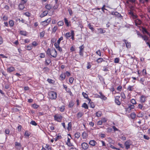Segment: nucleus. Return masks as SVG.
Returning <instances> with one entry per match:
<instances>
[{"label":"nucleus","instance_id":"13","mask_svg":"<svg viewBox=\"0 0 150 150\" xmlns=\"http://www.w3.org/2000/svg\"><path fill=\"white\" fill-rule=\"evenodd\" d=\"M72 35V32L71 33H67L64 35V36L67 39H68L70 38Z\"/></svg>","mask_w":150,"mask_h":150},{"label":"nucleus","instance_id":"49","mask_svg":"<svg viewBox=\"0 0 150 150\" xmlns=\"http://www.w3.org/2000/svg\"><path fill=\"white\" fill-rule=\"evenodd\" d=\"M32 106L34 109H37L38 107L39 106L36 104H34Z\"/></svg>","mask_w":150,"mask_h":150},{"label":"nucleus","instance_id":"2","mask_svg":"<svg viewBox=\"0 0 150 150\" xmlns=\"http://www.w3.org/2000/svg\"><path fill=\"white\" fill-rule=\"evenodd\" d=\"M62 117V116L59 114H57L54 116V120L59 122H61Z\"/></svg>","mask_w":150,"mask_h":150},{"label":"nucleus","instance_id":"27","mask_svg":"<svg viewBox=\"0 0 150 150\" xmlns=\"http://www.w3.org/2000/svg\"><path fill=\"white\" fill-rule=\"evenodd\" d=\"M103 61V59L102 58H99L96 60V62L98 63H100L102 62Z\"/></svg>","mask_w":150,"mask_h":150},{"label":"nucleus","instance_id":"18","mask_svg":"<svg viewBox=\"0 0 150 150\" xmlns=\"http://www.w3.org/2000/svg\"><path fill=\"white\" fill-rule=\"evenodd\" d=\"M102 115V112L100 111H99L96 113V115L98 117H100Z\"/></svg>","mask_w":150,"mask_h":150},{"label":"nucleus","instance_id":"14","mask_svg":"<svg viewBox=\"0 0 150 150\" xmlns=\"http://www.w3.org/2000/svg\"><path fill=\"white\" fill-rule=\"evenodd\" d=\"M100 95V98L104 100H106L107 99V98L105 97L103 95V94L101 92L99 93Z\"/></svg>","mask_w":150,"mask_h":150},{"label":"nucleus","instance_id":"19","mask_svg":"<svg viewBox=\"0 0 150 150\" xmlns=\"http://www.w3.org/2000/svg\"><path fill=\"white\" fill-rule=\"evenodd\" d=\"M140 36L142 38V39L146 41H147L148 40V38L147 36L146 35H142L141 34H140Z\"/></svg>","mask_w":150,"mask_h":150},{"label":"nucleus","instance_id":"50","mask_svg":"<svg viewBox=\"0 0 150 150\" xmlns=\"http://www.w3.org/2000/svg\"><path fill=\"white\" fill-rule=\"evenodd\" d=\"M59 108L60 109V110L61 112H63L64 111V109H65L64 106H62V107H61Z\"/></svg>","mask_w":150,"mask_h":150},{"label":"nucleus","instance_id":"35","mask_svg":"<svg viewBox=\"0 0 150 150\" xmlns=\"http://www.w3.org/2000/svg\"><path fill=\"white\" fill-rule=\"evenodd\" d=\"M68 11L69 12V15L71 16V15L72 14H73V12L71 8H68Z\"/></svg>","mask_w":150,"mask_h":150},{"label":"nucleus","instance_id":"34","mask_svg":"<svg viewBox=\"0 0 150 150\" xmlns=\"http://www.w3.org/2000/svg\"><path fill=\"white\" fill-rule=\"evenodd\" d=\"M51 50L50 48H48L46 52V54H48V55H50L51 54Z\"/></svg>","mask_w":150,"mask_h":150},{"label":"nucleus","instance_id":"11","mask_svg":"<svg viewBox=\"0 0 150 150\" xmlns=\"http://www.w3.org/2000/svg\"><path fill=\"white\" fill-rule=\"evenodd\" d=\"M146 97L143 95L141 96L140 98V101L141 102L144 103L146 101Z\"/></svg>","mask_w":150,"mask_h":150},{"label":"nucleus","instance_id":"60","mask_svg":"<svg viewBox=\"0 0 150 150\" xmlns=\"http://www.w3.org/2000/svg\"><path fill=\"white\" fill-rule=\"evenodd\" d=\"M129 107L131 109H134V106L133 105H129Z\"/></svg>","mask_w":150,"mask_h":150},{"label":"nucleus","instance_id":"57","mask_svg":"<svg viewBox=\"0 0 150 150\" xmlns=\"http://www.w3.org/2000/svg\"><path fill=\"white\" fill-rule=\"evenodd\" d=\"M115 103L117 105H120L121 103L120 101L119 100H115Z\"/></svg>","mask_w":150,"mask_h":150},{"label":"nucleus","instance_id":"48","mask_svg":"<svg viewBox=\"0 0 150 150\" xmlns=\"http://www.w3.org/2000/svg\"><path fill=\"white\" fill-rule=\"evenodd\" d=\"M88 27L89 28L91 29V30H93V27L91 25V24L90 23H89L88 24Z\"/></svg>","mask_w":150,"mask_h":150},{"label":"nucleus","instance_id":"46","mask_svg":"<svg viewBox=\"0 0 150 150\" xmlns=\"http://www.w3.org/2000/svg\"><path fill=\"white\" fill-rule=\"evenodd\" d=\"M30 134L27 131H26L25 132V136H27V137H28L30 136Z\"/></svg>","mask_w":150,"mask_h":150},{"label":"nucleus","instance_id":"3","mask_svg":"<svg viewBox=\"0 0 150 150\" xmlns=\"http://www.w3.org/2000/svg\"><path fill=\"white\" fill-rule=\"evenodd\" d=\"M51 20V18H49L47 19V20L42 21L41 22L42 24L44 26H46L47 25L49 24V23L50 22V21Z\"/></svg>","mask_w":150,"mask_h":150},{"label":"nucleus","instance_id":"38","mask_svg":"<svg viewBox=\"0 0 150 150\" xmlns=\"http://www.w3.org/2000/svg\"><path fill=\"white\" fill-rule=\"evenodd\" d=\"M46 63L47 65L49 64L51 62V60L50 59H48L45 60Z\"/></svg>","mask_w":150,"mask_h":150},{"label":"nucleus","instance_id":"24","mask_svg":"<svg viewBox=\"0 0 150 150\" xmlns=\"http://www.w3.org/2000/svg\"><path fill=\"white\" fill-rule=\"evenodd\" d=\"M83 114L81 112H79L77 115V118L79 119L82 117L83 115Z\"/></svg>","mask_w":150,"mask_h":150},{"label":"nucleus","instance_id":"4","mask_svg":"<svg viewBox=\"0 0 150 150\" xmlns=\"http://www.w3.org/2000/svg\"><path fill=\"white\" fill-rule=\"evenodd\" d=\"M50 55L55 58L57 57V52L55 49H53L51 50Z\"/></svg>","mask_w":150,"mask_h":150},{"label":"nucleus","instance_id":"1","mask_svg":"<svg viewBox=\"0 0 150 150\" xmlns=\"http://www.w3.org/2000/svg\"><path fill=\"white\" fill-rule=\"evenodd\" d=\"M50 98L51 99H55L57 98V93L54 91H51L48 94Z\"/></svg>","mask_w":150,"mask_h":150},{"label":"nucleus","instance_id":"63","mask_svg":"<svg viewBox=\"0 0 150 150\" xmlns=\"http://www.w3.org/2000/svg\"><path fill=\"white\" fill-rule=\"evenodd\" d=\"M24 14L28 17L30 16V13L29 12H26L24 13Z\"/></svg>","mask_w":150,"mask_h":150},{"label":"nucleus","instance_id":"33","mask_svg":"<svg viewBox=\"0 0 150 150\" xmlns=\"http://www.w3.org/2000/svg\"><path fill=\"white\" fill-rule=\"evenodd\" d=\"M64 21L65 24H66V25L68 27L69 26V23L68 21V20L66 18H65L64 19Z\"/></svg>","mask_w":150,"mask_h":150},{"label":"nucleus","instance_id":"61","mask_svg":"<svg viewBox=\"0 0 150 150\" xmlns=\"http://www.w3.org/2000/svg\"><path fill=\"white\" fill-rule=\"evenodd\" d=\"M90 104L91 107L92 108H94L95 106L93 104V103L91 102V103H89Z\"/></svg>","mask_w":150,"mask_h":150},{"label":"nucleus","instance_id":"45","mask_svg":"<svg viewBox=\"0 0 150 150\" xmlns=\"http://www.w3.org/2000/svg\"><path fill=\"white\" fill-rule=\"evenodd\" d=\"M120 59L119 58H116L115 59L114 62L115 63H118L119 62Z\"/></svg>","mask_w":150,"mask_h":150},{"label":"nucleus","instance_id":"40","mask_svg":"<svg viewBox=\"0 0 150 150\" xmlns=\"http://www.w3.org/2000/svg\"><path fill=\"white\" fill-rule=\"evenodd\" d=\"M99 32L101 33H104L105 32V30H103L102 28H100L98 29Z\"/></svg>","mask_w":150,"mask_h":150},{"label":"nucleus","instance_id":"47","mask_svg":"<svg viewBox=\"0 0 150 150\" xmlns=\"http://www.w3.org/2000/svg\"><path fill=\"white\" fill-rule=\"evenodd\" d=\"M59 44H60L59 43H58L57 42H55L54 43V46H55L56 48L57 49V48H58V47H59Z\"/></svg>","mask_w":150,"mask_h":150},{"label":"nucleus","instance_id":"36","mask_svg":"<svg viewBox=\"0 0 150 150\" xmlns=\"http://www.w3.org/2000/svg\"><path fill=\"white\" fill-rule=\"evenodd\" d=\"M20 34L22 35L25 36L26 35V32L21 30L20 31Z\"/></svg>","mask_w":150,"mask_h":150},{"label":"nucleus","instance_id":"31","mask_svg":"<svg viewBox=\"0 0 150 150\" xmlns=\"http://www.w3.org/2000/svg\"><path fill=\"white\" fill-rule=\"evenodd\" d=\"M136 115V114L134 112L131 113L130 115L131 117L133 119L135 117Z\"/></svg>","mask_w":150,"mask_h":150},{"label":"nucleus","instance_id":"58","mask_svg":"<svg viewBox=\"0 0 150 150\" xmlns=\"http://www.w3.org/2000/svg\"><path fill=\"white\" fill-rule=\"evenodd\" d=\"M143 137L144 138L146 139L149 140V137L145 134L144 135Z\"/></svg>","mask_w":150,"mask_h":150},{"label":"nucleus","instance_id":"42","mask_svg":"<svg viewBox=\"0 0 150 150\" xmlns=\"http://www.w3.org/2000/svg\"><path fill=\"white\" fill-rule=\"evenodd\" d=\"M71 122H69L68 124V127L67 128V129L69 130L71 128Z\"/></svg>","mask_w":150,"mask_h":150},{"label":"nucleus","instance_id":"39","mask_svg":"<svg viewBox=\"0 0 150 150\" xmlns=\"http://www.w3.org/2000/svg\"><path fill=\"white\" fill-rule=\"evenodd\" d=\"M133 86H129L128 88H127V90L129 91H132L133 90Z\"/></svg>","mask_w":150,"mask_h":150},{"label":"nucleus","instance_id":"20","mask_svg":"<svg viewBox=\"0 0 150 150\" xmlns=\"http://www.w3.org/2000/svg\"><path fill=\"white\" fill-rule=\"evenodd\" d=\"M19 8L20 10H22L25 8L23 4H21L19 5Z\"/></svg>","mask_w":150,"mask_h":150},{"label":"nucleus","instance_id":"64","mask_svg":"<svg viewBox=\"0 0 150 150\" xmlns=\"http://www.w3.org/2000/svg\"><path fill=\"white\" fill-rule=\"evenodd\" d=\"M91 65L90 64V62H88L87 63V68L88 69H89L91 67Z\"/></svg>","mask_w":150,"mask_h":150},{"label":"nucleus","instance_id":"30","mask_svg":"<svg viewBox=\"0 0 150 150\" xmlns=\"http://www.w3.org/2000/svg\"><path fill=\"white\" fill-rule=\"evenodd\" d=\"M57 25L59 26H62L64 25V22L62 21H59L58 22Z\"/></svg>","mask_w":150,"mask_h":150},{"label":"nucleus","instance_id":"53","mask_svg":"<svg viewBox=\"0 0 150 150\" xmlns=\"http://www.w3.org/2000/svg\"><path fill=\"white\" fill-rule=\"evenodd\" d=\"M121 96L122 98L123 99H125L126 98V96L124 93H122L121 94Z\"/></svg>","mask_w":150,"mask_h":150},{"label":"nucleus","instance_id":"23","mask_svg":"<svg viewBox=\"0 0 150 150\" xmlns=\"http://www.w3.org/2000/svg\"><path fill=\"white\" fill-rule=\"evenodd\" d=\"M52 7L50 4H47L45 6V8L48 10H50Z\"/></svg>","mask_w":150,"mask_h":150},{"label":"nucleus","instance_id":"9","mask_svg":"<svg viewBox=\"0 0 150 150\" xmlns=\"http://www.w3.org/2000/svg\"><path fill=\"white\" fill-rule=\"evenodd\" d=\"M66 144L69 146H74V145L70 142V139L68 138L67 142L66 143Z\"/></svg>","mask_w":150,"mask_h":150},{"label":"nucleus","instance_id":"52","mask_svg":"<svg viewBox=\"0 0 150 150\" xmlns=\"http://www.w3.org/2000/svg\"><path fill=\"white\" fill-rule=\"evenodd\" d=\"M5 132L6 134H9L10 133V130L9 129H6L5 130Z\"/></svg>","mask_w":150,"mask_h":150},{"label":"nucleus","instance_id":"25","mask_svg":"<svg viewBox=\"0 0 150 150\" xmlns=\"http://www.w3.org/2000/svg\"><path fill=\"white\" fill-rule=\"evenodd\" d=\"M80 136V134L79 132H76L75 134V138H76L77 139L79 138Z\"/></svg>","mask_w":150,"mask_h":150},{"label":"nucleus","instance_id":"56","mask_svg":"<svg viewBox=\"0 0 150 150\" xmlns=\"http://www.w3.org/2000/svg\"><path fill=\"white\" fill-rule=\"evenodd\" d=\"M149 0H139L140 2L144 4L145 2H148Z\"/></svg>","mask_w":150,"mask_h":150},{"label":"nucleus","instance_id":"12","mask_svg":"<svg viewBox=\"0 0 150 150\" xmlns=\"http://www.w3.org/2000/svg\"><path fill=\"white\" fill-rule=\"evenodd\" d=\"M48 13L47 11H45L42 12V13L40 15V17L41 18H42L45 16H46Z\"/></svg>","mask_w":150,"mask_h":150},{"label":"nucleus","instance_id":"22","mask_svg":"<svg viewBox=\"0 0 150 150\" xmlns=\"http://www.w3.org/2000/svg\"><path fill=\"white\" fill-rule=\"evenodd\" d=\"M115 16L118 18H122V16H121L120 14L118 13L117 12H116Z\"/></svg>","mask_w":150,"mask_h":150},{"label":"nucleus","instance_id":"51","mask_svg":"<svg viewBox=\"0 0 150 150\" xmlns=\"http://www.w3.org/2000/svg\"><path fill=\"white\" fill-rule=\"evenodd\" d=\"M63 37L62 36L60 38H59V39L57 40V43L60 44V41L61 40H63Z\"/></svg>","mask_w":150,"mask_h":150},{"label":"nucleus","instance_id":"29","mask_svg":"<svg viewBox=\"0 0 150 150\" xmlns=\"http://www.w3.org/2000/svg\"><path fill=\"white\" fill-rule=\"evenodd\" d=\"M9 24L11 27H12L14 24V22L13 21L11 20L9 21Z\"/></svg>","mask_w":150,"mask_h":150},{"label":"nucleus","instance_id":"59","mask_svg":"<svg viewBox=\"0 0 150 150\" xmlns=\"http://www.w3.org/2000/svg\"><path fill=\"white\" fill-rule=\"evenodd\" d=\"M74 80V79L73 78L71 77L69 79V81L71 83H72L73 82Z\"/></svg>","mask_w":150,"mask_h":150},{"label":"nucleus","instance_id":"16","mask_svg":"<svg viewBox=\"0 0 150 150\" xmlns=\"http://www.w3.org/2000/svg\"><path fill=\"white\" fill-rule=\"evenodd\" d=\"M15 70V68L13 67H10L8 68L7 69V71L8 72H11L14 71Z\"/></svg>","mask_w":150,"mask_h":150},{"label":"nucleus","instance_id":"7","mask_svg":"<svg viewBox=\"0 0 150 150\" xmlns=\"http://www.w3.org/2000/svg\"><path fill=\"white\" fill-rule=\"evenodd\" d=\"M84 48V46L83 45L79 47V48L80 49L79 54L80 55L82 56H83V50Z\"/></svg>","mask_w":150,"mask_h":150},{"label":"nucleus","instance_id":"28","mask_svg":"<svg viewBox=\"0 0 150 150\" xmlns=\"http://www.w3.org/2000/svg\"><path fill=\"white\" fill-rule=\"evenodd\" d=\"M137 117H142L143 116V112H140L138 113L137 115Z\"/></svg>","mask_w":150,"mask_h":150},{"label":"nucleus","instance_id":"54","mask_svg":"<svg viewBox=\"0 0 150 150\" xmlns=\"http://www.w3.org/2000/svg\"><path fill=\"white\" fill-rule=\"evenodd\" d=\"M57 29V26H54L52 29V32L55 33Z\"/></svg>","mask_w":150,"mask_h":150},{"label":"nucleus","instance_id":"26","mask_svg":"<svg viewBox=\"0 0 150 150\" xmlns=\"http://www.w3.org/2000/svg\"><path fill=\"white\" fill-rule=\"evenodd\" d=\"M82 107L86 109H88V106L86 103H84L83 104Z\"/></svg>","mask_w":150,"mask_h":150},{"label":"nucleus","instance_id":"62","mask_svg":"<svg viewBox=\"0 0 150 150\" xmlns=\"http://www.w3.org/2000/svg\"><path fill=\"white\" fill-rule=\"evenodd\" d=\"M27 48L28 50H30L32 49V46L31 45H29L27 46Z\"/></svg>","mask_w":150,"mask_h":150},{"label":"nucleus","instance_id":"5","mask_svg":"<svg viewBox=\"0 0 150 150\" xmlns=\"http://www.w3.org/2000/svg\"><path fill=\"white\" fill-rule=\"evenodd\" d=\"M131 142L130 140H128L125 143V144L126 149H128L130 148V146L131 145Z\"/></svg>","mask_w":150,"mask_h":150},{"label":"nucleus","instance_id":"15","mask_svg":"<svg viewBox=\"0 0 150 150\" xmlns=\"http://www.w3.org/2000/svg\"><path fill=\"white\" fill-rule=\"evenodd\" d=\"M142 31L143 33H146L147 35H150V33L148 32L147 31L146 29L145 28L143 27L142 28Z\"/></svg>","mask_w":150,"mask_h":150},{"label":"nucleus","instance_id":"21","mask_svg":"<svg viewBox=\"0 0 150 150\" xmlns=\"http://www.w3.org/2000/svg\"><path fill=\"white\" fill-rule=\"evenodd\" d=\"M74 105V102L72 100L70 101L68 106L69 108H72Z\"/></svg>","mask_w":150,"mask_h":150},{"label":"nucleus","instance_id":"43","mask_svg":"<svg viewBox=\"0 0 150 150\" xmlns=\"http://www.w3.org/2000/svg\"><path fill=\"white\" fill-rule=\"evenodd\" d=\"M96 54L98 55L100 57L101 55V53L100 51L99 50H98L96 52Z\"/></svg>","mask_w":150,"mask_h":150},{"label":"nucleus","instance_id":"6","mask_svg":"<svg viewBox=\"0 0 150 150\" xmlns=\"http://www.w3.org/2000/svg\"><path fill=\"white\" fill-rule=\"evenodd\" d=\"M81 146L82 148L84 150H87L88 147V144L85 142H83L81 144Z\"/></svg>","mask_w":150,"mask_h":150},{"label":"nucleus","instance_id":"37","mask_svg":"<svg viewBox=\"0 0 150 150\" xmlns=\"http://www.w3.org/2000/svg\"><path fill=\"white\" fill-rule=\"evenodd\" d=\"M45 33V31H43L40 33V36L41 38H42L44 37Z\"/></svg>","mask_w":150,"mask_h":150},{"label":"nucleus","instance_id":"10","mask_svg":"<svg viewBox=\"0 0 150 150\" xmlns=\"http://www.w3.org/2000/svg\"><path fill=\"white\" fill-rule=\"evenodd\" d=\"M89 144L91 146H94L97 144V143L94 140H91L89 142Z\"/></svg>","mask_w":150,"mask_h":150},{"label":"nucleus","instance_id":"17","mask_svg":"<svg viewBox=\"0 0 150 150\" xmlns=\"http://www.w3.org/2000/svg\"><path fill=\"white\" fill-rule=\"evenodd\" d=\"M82 136L83 139H86L88 137V135L86 132H84L82 133Z\"/></svg>","mask_w":150,"mask_h":150},{"label":"nucleus","instance_id":"41","mask_svg":"<svg viewBox=\"0 0 150 150\" xmlns=\"http://www.w3.org/2000/svg\"><path fill=\"white\" fill-rule=\"evenodd\" d=\"M30 124L34 126H36L37 125V123L35 122V121L33 120L32 121L30 122Z\"/></svg>","mask_w":150,"mask_h":150},{"label":"nucleus","instance_id":"55","mask_svg":"<svg viewBox=\"0 0 150 150\" xmlns=\"http://www.w3.org/2000/svg\"><path fill=\"white\" fill-rule=\"evenodd\" d=\"M131 102L133 104H136V102L135 100L133 99H132L131 100Z\"/></svg>","mask_w":150,"mask_h":150},{"label":"nucleus","instance_id":"44","mask_svg":"<svg viewBox=\"0 0 150 150\" xmlns=\"http://www.w3.org/2000/svg\"><path fill=\"white\" fill-rule=\"evenodd\" d=\"M60 77L62 78V80H63L65 78V75L64 74H61L60 75Z\"/></svg>","mask_w":150,"mask_h":150},{"label":"nucleus","instance_id":"8","mask_svg":"<svg viewBox=\"0 0 150 150\" xmlns=\"http://www.w3.org/2000/svg\"><path fill=\"white\" fill-rule=\"evenodd\" d=\"M124 42L126 47L127 48H129L131 47V43L129 42H128L127 41V40L125 39H124L123 40Z\"/></svg>","mask_w":150,"mask_h":150},{"label":"nucleus","instance_id":"32","mask_svg":"<svg viewBox=\"0 0 150 150\" xmlns=\"http://www.w3.org/2000/svg\"><path fill=\"white\" fill-rule=\"evenodd\" d=\"M82 94L83 96L86 99L87 98H88V95L86 93L83 92L82 93Z\"/></svg>","mask_w":150,"mask_h":150}]
</instances>
